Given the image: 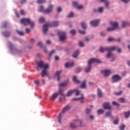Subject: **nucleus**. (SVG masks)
<instances>
[{"mask_svg": "<svg viewBox=\"0 0 130 130\" xmlns=\"http://www.w3.org/2000/svg\"><path fill=\"white\" fill-rule=\"evenodd\" d=\"M83 122L81 120H75L74 122H72L70 123V126L72 128H76L77 124L78 125H80L81 127L84 126V124H82Z\"/></svg>", "mask_w": 130, "mask_h": 130, "instance_id": "obj_6", "label": "nucleus"}, {"mask_svg": "<svg viewBox=\"0 0 130 130\" xmlns=\"http://www.w3.org/2000/svg\"><path fill=\"white\" fill-rule=\"evenodd\" d=\"M100 22V20H93L90 21V25L92 27H96L99 25V22Z\"/></svg>", "mask_w": 130, "mask_h": 130, "instance_id": "obj_12", "label": "nucleus"}, {"mask_svg": "<svg viewBox=\"0 0 130 130\" xmlns=\"http://www.w3.org/2000/svg\"><path fill=\"white\" fill-rule=\"evenodd\" d=\"M38 46H40L41 48H42V43L41 42H39L38 43Z\"/></svg>", "mask_w": 130, "mask_h": 130, "instance_id": "obj_46", "label": "nucleus"}, {"mask_svg": "<svg viewBox=\"0 0 130 130\" xmlns=\"http://www.w3.org/2000/svg\"><path fill=\"white\" fill-rule=\"evenodd\" d=\"M34 42H35V40H34V39H32L30 40V43H31V44H33V43H34Z\"/></svg>", "mask_w": 130, "mask_h": 130, "instance_id": "obj_59", "label": "nucleus"}, {"mask_svg": "<svg viewBox=\"0 0 130 130\" xmlns=\"http://www.w3.org/2000/svg\"><path fill=\"white\" fill-rule=\"evenodd\" d=\"M71 109V106L68 105L66 106L63 109L62 111V113L59 115L58 116V121L59 123H61V117L62 116V114L64 113V112H66V111H68V110H70Z\"/></svg>", "mask_w": 130, "mask_h": 130, "instance_id": "obj_9", "label": "nucleus"}, {"mask_svg": "<svg viewBox=\"0 0 130 130\" xmlns=\"http://www.w3.org/2000/svg\"><path fill=\"white\" fill-rule=\"evenodd\" d=\"M68 85V82L65 81L63 83H61L59 84L60 87H65V86H67Z\"/></svg>", "mask_w": 130, "mask_h": 130, "instance_id": "obj_29", "label": "nucleus"}, {"mask_svg": "<svg viewBox=\"0 0 130 130\" xmlns=\"http://www.w3.org/2000/svg\"><path fill=\"white\" fill-rule=\"evenodd\" d=\"M91 111H92V109H86V114H90V113H91Z\"/></svg>", "mask_w": 130, "mask_h": 130, "instance_id": "obj_36", "label": "nucleus"}, {"mask_svg": "<svg viewBox=\"0 0 130 130\" xmlns=\"http://www.w3.org/2000/svg\"><path fill=\"white\" fill-rule=\"evenodd\" d=\"M25 3H26V0H22L21 1V5H23V4H25Z\"/></svg>", "mask_w": 130, "mask_h": 130, "instance_id": "obj_61", "label": "nucleus"}, {"mask_svg": "<svg viewBox=\"0 0 130 130\" xmlns=\"http://www.w3.org/2000/svg\"><path fill=\"white\" fill-rule=\"evenodd\" d=\"M7 26H8V22H4L3 23V28H7Z\"/></svg>", "mask_w": 130, "mask_h": 130, "instance_id": "obj_42", "label": "nucleus"}, {"mask_svg": "<svg viewBox=\"0 0 130 130\" xmlns=\"http://www.w3.org/2000/svg\"><path fill=\"white\" fill-rule=\"evenodd\" d=\"M115 41H117V42H120V38L118 39H115Z\"/></svg>", "mask_w": 130, "mask_h": 130, "instance_id": "obj_64", "label": "nucleus"}, {"mask_svg": "<svg viewBox=\"0 0 130 130\" xmlns=\"http://www.w3.org/2000/svg\"><path fill=\"white\" fill-rule=\"evenodd\" d=\"M58 94H59L58 92H56L53 94L52 96H50V100H51V101H54V100L57 98V96H58Z\"/></svg>", "mask_w": 130, "mask_h": 130, "instance_id": "obj_16", "label": "nucleus"}, {"mask_svg": "<svg viewBox=\"0 0 130 130\" xmlns=\"http://www.w3.org/2000/svg\"><path fill=\"white\" fill-rule=\"evenodd\" d=\"M55 52V50H53L50 53H49V56H51L53 53Z\"/></svg>", "mask_w": 130, "mask_h": 130, "instance_id": "obj_49", "label": "nucleus"}, {"mask_svg": "<svg viewBox=\"0 0 130 130\" xmlns=\"http://www.w3.org/2000/svg\"><path fill=\"white\" fill-rule=\"evenodd\" d=\"M118 122H119V120L118 119H116L114 121V124H118Z\"/></svg>", "mask_w": 130, "mask_h": 130, "instance_id": "obj_43", "label": "nucleus"}, {"mask_svg": "<svg viewBox=\"0 0 130 130\" xmlns=\"http://www.w3.org/2000/svg\"><path fill=\"white\" fill-rule=\"evenodd\" d=\"M45 0H38V4H44Z\"/></svg>", "mask_w": 130, "mask_h": 130, "instance_id": "obj_40", "label": "nucleus"}, {"mask_svg": "<svg viewBox=\"0 0 130 130\" xmlns=\"http://www.w3.org/2000/svg\"><path fill=\"white\" fill-rule=\"evenodd\" d=\"M21 24H23L24 26H27V25H31V28L34 26V22H31V20L29 18H23L20 21Z\"/></svg>", "mask_w": 130, "mask_h": 130, "instance_id": "obj_5", "label": "nucleus"}, {"mask_svg": "<svg viewBox=\"0 0 130 130\" xmlns=\"http://www.w3.org/2000/svg\"><path fill=\"white\" fill-rule=\"evenodd\" d=\"M58 13H60L61 12L62 9L60 7H58L57 9Z\"/></svg>", "mask_w": 130, "mask_h": 130, "instance_id": "obj_54", "label": "nucleus"}, {"mask_svg": "<svg viewBox=\"0 0 130 130\" xmlns=\"http://www.w3.org/2000/svg\"><path fill=\"white\" fill-rule=\"evenodd\" d=\"M79 32L80 34H85L86 33L84 30H79Z\"/></svg>", "mask_w": 130, "mask_h": 130, "instance_id": "obj_55", "label": "nucleus"}, {"mask_svg": "<svg viewBox=\"0 0 130 130\" xmlns=\"http://www.w3.org/2000/svg\"><path fill=\"white\" fill-rule=\"evenodd\" d=\"M103 108L106 110L108 109L109 110H110V109H111V106H110V105H109V103H104L103 104Z\"/></svg>", "mask_w": 130, "mask_h": 130, "instance_id": "obj_15", "label": "nucleus"}, {"mask_svg": "<svg viewBox=\"0 0 130 130\" xmlns=\"http://www.w3.org/2000/svg\"><path fill=\"white\" fill-rule=\"evenodd\" d=\"M73 17H74V13L71 12L68 15V18H73Z\"/></svg>", "mask_w": 130, "mask_h": 130, "instance_id": "obj_44", "label": "nucleus"}, {"mask_svg": "<svg viewBox=\"0 0 130 130\" xmlns=\"http://www.w3.org/2000/svg\"><path fill=\"white\" fill-rule=\"evenodd\" d=\"M81 99H84V95L83 94H81V97L80 98H74L72 100L73 101H76V100H81Z\"/></svg>", "mask_w": 130, "mask_h": 130, "instance_id": "obj_30", "label": "nucleus"}, {"mask_svg": "<svg viewBox=\"0 0 130 130\" xmlns=\"http://www.w3.org/2000/svg\"><path fill=\"white\" fill-rule=\"evenodd\" d=\"M26 33H29V32H30V29L26 28Z\"/></svg>", "mask_w": 130, "mask_h": 130, "instance_id": "obj_62", "label": "nucleus"}, {"mask_svg": "<svg viewBox=\"0 0 130 130\" xmlns=\"http://www.w3.org/2000/svg\"><path fill=\"white\" fill-rule=\"evenodd\" d=\"M89 118H90V119H92V120H93V119H94V116L93 115H90L89 116Z\"/></svg>", "mask_w": 130, "mask_h": 130, "instance_id": "obj_58", "label": "nucleus"}, {"mask_svg": "<svg viewBox=\"0 0 130 130\" xmlns=\"http://www.w3.org/2000/svg\"><path fill=\"white\" fill-rule=\"evenodd\" d=\"M58 35L59 36L60 41H63V40H66V38H67V34L66 32L62 31H58Z\"/></svg>", "mask_w": 130, "mask_h": 130, "instance_id": "obj_10", "label": "nucleus"}, {"mask_svg": "<svg viewBox=\"0 0 130 130\" xmlns=\"http://www.w3.org/2000/svg\"><path fill=\"white\" fill-rule=\"evenodd\" d=\"M80 87L81 88V89H85L86 88V80L83 81L82 84L80 86Z\"/></svg>", "mask_w": 130, "mask_h": 130, "instance_id": "obj_24", "label": "nucleus"}, {"mask_svg": "<svg viewBox=\"0 0 130 130\" xmlns=\"http://www.w3.org/2000/svg\"><path fill=\"white\" fill-rule=\"evenodd\" d=\"M122 2H123V3H128V2H129L128 0H121Z\"/></svg>", "mask_w": 130, "mask_h": 130, "instance_id": "obj_63", "label": "nucleus"}, {"mask_svg": "<svg viewBox=\"0 0 130 130\" xmlns=\"http://www.w3.org/2000/svg\"><path fill=\"white\" fill-rule=\"evenodd\" d=\"M60 74H61V71H57L54 74V77H57V81L60 80Z\"/></svg>", "mask_w": 130, "mask_h": 130, "instance_id": "obj_18", "label": "nucleus"}, {"mask_svg": "<svg viewBox=\"0 0 130 130\" xmlns=\"http://www.w3.org/2000/svg\"><path fill=\"white\" fill-rule=\"evenodd\" d=\"M79 53H80V51L79 50H76L73 54V57L74 58H76V57H77L79 55Z\"/></svg>", "mask_w": 130, "mask_h": 130, "instance_id": "obj_23", "label": "nucleus"}, {"mask_svg": "<svg viewBox=\"0 0 130 130\" xmlns=\"http://www.w3.org/2000/svg\"><path fill=\"white\" fill-rule=\"evenodd\" d=\"M37 64L39 68L40 69H44L42 71L41 76L42 78L45 77V76L48 75V72L47 70L49 68V65L48 64H44V63L43 61H40V62H37Z\"/></svg>", "mask_w": 130, "mask_h": 130, "instance_id": "obj_2", "label": "nucleus"}, {"mask_svg": "<svg viewBox=\"0 0 130 130\" xmlns=\"http://www.w3.org/2000/svg\"><path fill=\"white\" fill-rule=\"evenodd\" d=\"M20 14H21V15H25V12H24V11L23 10H21L20 11Z\"/></svg>", "mask_w": 130, "mask_h": 130, "instance_id": "obj_57", "label": "nucleus"}, {"mask_svg": "<svg viewBox=\"0 0 130 130\" xmlns=\"http://www.w3.org/2000/svg\"><path fill=\"white\" fill-rule=\"evenodd\" d=\"M81 26L83 29H86L87 28V25H86V23H85V22L81 23Z\"/></svg>", "mask_w": 130, "mask_h": 130, "instance_id": "obj_34", "label": "nucleus"}, {"mask_svg": "<svg viewBox=\"0 0 130 130\" xmlns=\"http://www.w3.org/2000/svg\"><path fill=\"white\" fill-rule=\"evenodd\" d=\"M73 82H75L76 84H79V83H80V81H79V80H78V78H77L76 76L73 77Z\"/></svg>", "mask_w": 130, "mask_h": 130, "instance_id": "obj_25", "label": "nucleus"}, {"mask_svg": "<svg viewBox=\"0 0 130 130\" xmlns=\"http://www.w3.org/2000/svg\"><path fill=\"white\" fill-rule=\"evenodd\" d=\"M52 10H53V5H50L46 10H44V7L42 6L40 7V12L45 13L46 14H49V13L52 12Z\"/></svg>", "mask_w": 130, "mask_h": 130, "instance_id": "obj_7", "label": "nucleus"}, {"mask_svg": "<svg viewBox=\"0 0 130 130\" xmlns=\"http://www.w3.org/2000/svg\"><path fill=\"white\" fill-rule=\"evenodd\" d=\"M104 112V111L102 109H99L98 110V114H102Z\"/></svg>", "mask_w": 130, "mask_h": 130, "instance_id": "obj_37", "label": "nucleus"}, {"mask_svg": "<svg viewBox=\"0 0 130 130\" xmlns=\"http://www.w3.org/2000/svg\"><path fill=\"white\" fill-rule=\"evenodd\" d=\"M106 116H109L111 118H113V116L111 115V112H107L106 113Z\"/></svg>", "mask_w": 130, "mask_h": 130, "instance_id": "obj_28", "label": "nucleus"}, {"mask_svg": "<svg viewBox=\"0 0 130 130\" xmlns=\"http://www.w3.org/2000/svg\"><path fill=\"white\" fill-rule=\"evenodd\" d=\"M34 83L37 85V86H39V81L38 80H36L34 81Z\"/></svg>", "mask_w": 130, "mask_h": 130, "instance_id": "obj_51", "label": "nucleus"}, {"mask_svg": "<svg viewBox=\"0 0 130 130\" xmlns=\"http://www.w3.org/2000/svg\"><path fill=\"white\" fill-rule=\"evenodd\" d=\"M79 45L81 46V47H84V43L82 41H79Z\"/></svg>", "mask_w": 130, "mask_h": 130, "instance_id": "obj_48", "label": "nucleus"}, {"mask_svg": "<svg viewBox=\"0 0 130 130\" xmlns=\"http://www.w3.org/2000/svg\"><path fill=\"white\" fill-rule=\"evenodd\" d=\"M8 46L10 49H11V51H13V50H17L16 47L14 46V45L12 44L11 42L8 43Z\"/></svg>", "mask_w": 130, "mask_h": 130, "instance_id": "obj_17", "label": "nucleus"}, {"mask_svg": "<svg viewBox=\"0 0 130 130\" xmlns=\"http://www.w3.org/2000/svg\"><path fill=\"white\" fill-rule=\"evenodd\" d=\"M99 13H102L103 12V7H101L99 8Z\"/></svg>", "mask_w": 130, "mask_h": 130, "instance_id": "obj_50", "label": "nucleus"}, {"mask_svg": "<svg viewBox=\"0 0 130 130\" xmlns=\"http://www.w3.org/2000/svg\"><path fill=\"white\" fill-rule=\"evenodd\" d=\"M80 72H81V68H78L76 70V73H80Z\"/></svg>", "mask_w": 130, "mask_h": 130, "instance_id": "obj_56", "label": "nucleus"}, {"mask_svg": "<svg viewBox=\"0 0 130 130\" xmlns=\"http://www.w3.org/2000/svg\"><path fill=\"white\" fill-rule=\"evenodd\" d=\"M73 7H76L78 10H82L83 8L82 5H79L78 2H73Z\"/></svg>", "mask_w": 130, "mask_h": 130, "instance_id": "obj_13", "label": "nucleus"}, {"mask_svg": "<svg viewBox=\"0 0 130 130\" xmlns=\"http://www.w3.org/2000/svg\"><path fill=\"white\" fill-rule=\"evenodd\" d=\"M112 104L113 105H115L116 106H119V104H118V103H117L116 102H112Z\"/></svg>", "mask_w": 130, "mask_h": 130, "instance_id": "obj_47", "label": "nucleus"}, {"mask_svg": "<svg viewBox=\"0 0 130 130\" xmlns=\"http://www.w3.org/2000/svg\"><path fill=\"white\" fill-rule=\"evenodd\" d=\"M110 25L113 27H108L107 29V31H108L109 32H110L111 31H114V30H115V29H117V28H118V23L117 22H111Z\"/></svg>", "mask_w": 130, "mask_h": 130, "instance_id": "obj_8", "label": "nucleus"}, {"mask_svg": "<svg viewBox=\"0 0 130 130\" xmlns=\"http://www.w3.org/2000/svg\"><path fill=\"white\" fill-rule=\"evenodd\" d=\"M46 43H47V44H51V41H50V40H47L46 41Z\"/></svg>", "mask_w": 130, "mask_h": 130, "instance_id": "obj_60", "label": "nucleus"}, {"mask_svg": "<svg viewBox=\"0 0 130 130\" xmlns=\"http://www.w3.org/2000/svg\"><path fill=\"white\" fill-rule=\"evenodd\" d=\"M73 91L74 93H75L76 96H79V95H80V93H81V92L79 91L78 89H74Z\"/></svg>", "mask_w": 130, "mask_h": 130, "instance_id": "obj_26", "label": "nucleus"}, {"mask_svg": "<svg viewBox=\"0 0 130 130\" xmlns=\"http://www.w3.org/2000/svg\"><path fill=\"white\" fill-rule=\"evenodd\" d=\"M3 34L5 37H9L11 35V32L9 31H6L3 32Z\"/></svg>", "mask_w": 130, "mask_h": 130, "instance_id": "obj_20", "label": "nucleus"}, {"mask_svg": "<svg viewBox=\"0 0 130 130\" xmlns=\"http://www.w3.org/2000/svg\"><path fill=\"white\" fill-rule=\"evenodd\" d=\"M74 93V90H70L67 92V96L68 97H70V96H72V95Z\"/></svg>", "mask_w": 130, "mask_h": 130, "instance_id": "obj_27", "label": "nucleus"}, {"mask_svg": "<svg viewBox=\"0 0 130 130\" xmlns=\"http://www.w3.org/2000/svg\"><path fill=\"white\" fill-rule=\"evenodd\" d=\"M127 24V22H126L125 21H123L122 22L121 27L122 28H123V27H125Z\"/></svg>", "mask_w": 130, "mask_h": 130, "instance_id": "obj_35", "label": "nucleus"}, {"mask_svg": "<svg viewBox=\"0 0 130 130\" xmlns=\"http://www.w3.org/2000/svg\"><path fill=\"white\" fill-rule=\"evenodd\" d=\"M16 32H17V33H18V34L19 35H20V36H24V32H23V31H19V30H16Z\"/></svg>", "mask_w": 130, "mask_h": 130, "instance_id": "obj_32", "label": "nucleus"}, {"mask_svg": "<svg viewBox=\"0 0 130 130\" xmlns=\"http://www.w3.org/2000/svg\"><path fill=\"white\" fill-rule=\"evenodd\" d=\"M93 62H98V63H101V61L96 58H92L88 61L87 67L85 68V73H89L91 71V68H92V63Z\"/></svg>", "mask_w": 130, "mask_h": 130, "instance_id": "obj_3", "label": "nucleus"}, {"mask_svg": "<svg viewBox=\"0 0 130 130\" xmlns=\"http://www.w3.org/2000/svg\"><path fill=\"white\" fill-rule=\"evenodd\" d=\"M121 78L118 75H115L112 77V82L113 83H115L118 81H120Z\"/></svg>", "mask_w": 130, "mask_h": 130, "instance_id": "obj_11", "label": "nucleus"}, {"mask_svg": "<svg viewBox=\"0 0 130 130\" xmlns=\"http://www.w3.org/2000/svg\"><path fill=\"white\" fill-rule=\"evenodd\" d=\"M124 114L125 115V118H128L129 117L130 114H129V111L124 112Z\"/></svg>", "mask_w": 130, "mask_h": 130, "instance_id": "obj_31", "label": "nucleus"}, {"mask_svg": "<svg viewBox=\"0 0 130 130\" xmlns=\"http://www.w3.org/2000/svg\"><path fill=\"white\" fill-rule=\"evenodd\" d=\"M58 93H59L58 95H59V94H60V95H61V96H63L64 97L65 95H64V94H63L62 89H59V92H58Z\"/></svg>", "mask_w": 130, "mask_h": 130, "instance_id": "obj_38", "label": "nucleus"}, {"mask_svg": "<svg viewBox=\"0 0 130 130\" xmlns=\"http://www.w3.org/2000/svg\"><path fill=\"white\" fill-rule=\"evenodd\" d=\"M101 3H105L106 8H108L109 5V2L108 0H101Z\"/></svg>", "mask_w": 130, "mask_h": 130, "instance_id": "obj_22", "label": "nucleus"}, {"mask_svg": "<svg viewBox=\"0 0 130 130\" xmlns=\"http://www.w3.org/2000/svg\"><path fill=\"white\" fill-rule=\"evenodd\" d=\"M108 41L111 42V41H115V39L112 38H109L108 39Z\"/></svg>", "mask_w": 130, "mask_h": 130, "instance_id": "obj_52", "label": "nucleus"}, {"mask_svg": "<svg viewBox=\"0 0 130 130\" xmlns=\"http://www.w3.org/2000/svg\"><path fill=\"white\" fill-rule=\"evenodd\" d=\"M45 21V19L43 17H41L39 19V22L42 23Z\"/></svg>", "mask_w": 130, "mask_h": 130, "instance_id": "obj_41", "label": "nucleus"}, {"mask_svg": "<svg viewBox=\"0 0 130 130\" xmlns=\"http://www.w3.org/2000/svg\"><path fill=\"white\" fill-rule=\"evenodd\" d=\"M124 101H125V100H124V98H120L119 99V102H121V103H124Z\"/></svg>", "mask_w": 130, "mask_h": 130, "instance_id": "obj_45", "label": "nucleus"}, {"mask_svg": "<svg viewBox=\"0 0 130 130\" xmlns=\"http://www.w3.org/2000/svg\"><path fill=\"white\" fill-rule=\"evenodd\" d=\"M101 73L105 77H107L111 74V72L110 71V70H103L101 71Z\"/></svg>", "mask_w": 130, "mask_h": 130, "instance_id": "obj_14", "label": "nucleus"}, {"mask_svg": "<svg viewBox=\"0 0 130 130\" xmlns=\"http://www.w3.org/2000/svg\"><path fill=\"white\" fill-rule=\"evenodd\" d=\"M98 95L100 98L103 97V93H102V91H101V90H100L99 88L98 89Z\"/></svg>", "mask_w": 130, "mask_h": 130, "instance_id": "obj_21", "label": "nucleus"}, {"mask_svg": "<svg viewBox=\"0 0 130 130\" xmlns=\"http://www.w3.org/2000/svg\"><path fill=\"white\" fill-rule=\"evenodd\" d=\"M117 50L118 52H121V49L118 48V47L117 46H112L110 47H107L105 48H103V47H101L100 49V51H101V52H102V53H103V52H104L105 50L108 52V53L107 54V58H110L111 56H112V53L111 52V51Z\"/></svg>", "mask_w": 130, "mask_h": 130, "instance_id": "obj_1", "label": "nucleus"}, {"mask_svg": "<svg viewBox=\"0 0 130 130\" xmlns=\"http://www.w3.org/2000/svg\"><path fill=\"white\" fill-rule=\"evenodd\" d=\"M119 128L120 130H124V128H125V125L122 124L121 125L119 126Z\"/></svg>", "mask_w": 130, "mask_h": 130, "instance_id": "obj_33", "label": "nucleus"}, {"mask_svg": "<svg viewBox=\"0 0 130 130\" xmlns=\"http://www.w3.org/2000/svg\"><path fill=\"white\" fill-rule=\"evenodd\" d=\"M73 66H74V63L67 62L65 64V67L67 68V69L72 68Z\"/></svg>", "mask_w": 130, "mask_h": 130, "instance_id": "obj_19", "label": "nucleus"}, {"mask_svg": "<svg viewBox=\"0 0 130 130\" xmlns=\"http://www.w3.org/2000/svg\"><path fill=\"white\" fill-rule=\"evenodd\" d=\"M122 94V91H120L119 92H115V95H121Z\"/></svg>", "mask_w": 130, "mask_h": 130, "instance_id": "obj_53", "label": "nucleus"}, {"mask_svg": "<svg viewBox=\"0 0 130 130\" xmlns=\"http://www.w3.org/2000/svg\"><path fill=\"white\" fill-rule=\"evenodd\" d=\"M70 33L72 35H76V30L75 29H72L70 31Z\"/></svg>", "mask_w": 130, "mask_h": 130, "instance_id": "obj_39", "label": "nucleus"}, {"mask_svg": "<svg viewBox=\"0 0 130 130\" xmlns=\"http://www.w3.org/2000/svg\"><path fill=\"white\" fill-rule=\"evenodd\" d=\"M58 21H53L51 23L46 24L43 25V32L44 34H46V31L48 30V27H57Z\"/></svg>", "mask_w": 130, "mask_h": 130, "instance_id": "obj_4", "label": "nucleus"}]
</instances>
